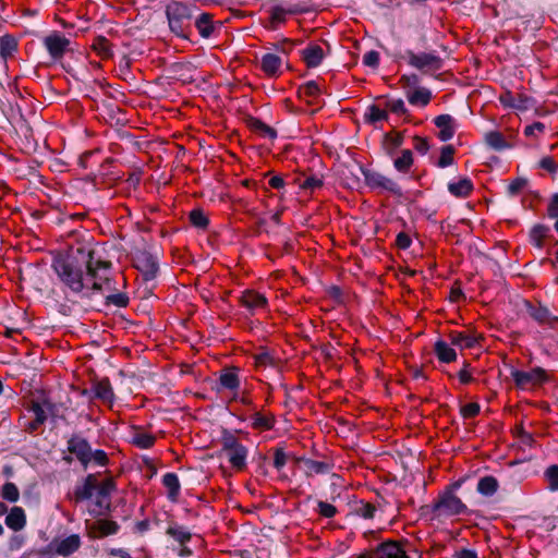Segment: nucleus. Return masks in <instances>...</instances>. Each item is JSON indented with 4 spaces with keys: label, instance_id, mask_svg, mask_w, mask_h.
<instances>
[{
    "label": "nucleus",
    "instance_id": "42",
    "mask_svg": "<svg viewBox=\"0 0 558 558\" xmlns=\"http://www.w3.org/2000/svg\"><path fill=\"white\" fill-rule=\"evenodd\" d=\"M500 101L505 106L511 107V108H517V109H521V110L527 108V106H526L527 99L522 97L521 95L518 97H514L508 93L507 95L500 97Z\"/></svg>",
    "mask_w": 558,
    "mask_h": 558
},
{
    "label": "nucleus",
    "instance_id": "60",
    "mask_svg": "<svg viewBox=\"0 0 558 558\" xmlns=\"http://www.w3.org/2000/svg\"><path fill=\"white\" fill-rule=\"evenodd\" d=\"M400 82L402 83V86L404 88H414L415 89L420 82V78L416 74L402 75L400 78Z\"/></svg>",
    "mask_w": 558,
    "mask_h": 558
},
{
    "label": "nucleus",
    "instance_id": "28",
    "mask_svg": "<svg viewBox=\"0 0 558 558\" xmlns=\"http://www.w3.org/2000/svg\"><path fill=\"white\" fill-rule=\"evenodd\" d=\"M162 484L168 488V497L175 501L180 493V482L175 473H166L162 477Z\"/></svg>",
    "mask_w": 558,
    "mask_h": 558
},
{
    "label": "nucleus",
    "instance_id": "18",
    "mask_svg": "<svg viewBox=\"0 0 558 558\" xmlns=\"http://www.w3.org/2000/svg\"><path fill=\"white\" fill-rule=\"evenodd\" d=\"M228 461L238 471H242L246 466L247 449L241 444L225 452Z\"/></svg>",
    "mask_w": 558,
    "mask_h": 558
},
{
    "label": "nucleus",
    "instance_id": "58",
    "mask_svg": "<svg viewBox=\"0 0 558 558\" xmlns=\"http://www.w3.org/2000/svg\"><path fill=\"white\" fill-rule=\"evenodd\" d=\"M480 409L478 403L471 402L461 408V414L463 417H474L480 413Z\"/></svg>",
    "mask_w": 558,
    "mask_h": 558
},
{
    "label": "nucleus",
    "instance_id": "59",
    "mask_svg": "<svg viewBox=\"0 0 558 558\" xmlns=\"http://www.w3.org/2000/svg\"><path fill=\"white\" fill-rule=\"evenodd\" d=\"M363 63L371 68H377L379 64V53L375 50L366 52L363 57Z\"/></svg>",
    "mask_w": 558,
    "mask_h": 558
},
{
    "label": "nucleus",
    "instance_id": "48",
    "mask_svg": "<svg viewBox=\"0 0 558 558\" xmlns=\"http://www.w3.org/2000/svg\"><path fill=\"white\" fill-rule=\"evenodd\" d=\"M295 12H296V10H292V9L287 10L280 5L274 7L271 9V22L272 23H283L286 21V15L288 13L293 14Z\"/></svg>",
    "mask_w": 558,
    "mask_h": 558
},
{
    "label": "nucleus",
    "instance_id": "52",
    "mask_svg": "<svg viewBox=\"0 0 558 558\" xmlns=\"http://www.w3.org/2000/svg\"><path fill=\"white\" fill-rule=\"evenodd\" d=\"M386 107L398 116H403L408 112L404 101L402 99L388 100Z\"/></svg>",
    "mask_w": 558,
    "mask_h": 558
},
{
    "label": "nucleus",
    "instance_id": "50",
    "mask_svg": "<svg viewBox=\"0 0 558 558\" xmlns=\"http://www.w3.org/2000/svg\"><path fill=\"white\" fill-rule=\"evenodd\" d=\"M545 476L548 481V487L550 490H558V465H550L546 472Z\"/></svg>",
    "mask_w": 558,
    "mask_h": 558
},
{
    "label": "nucleus",
    "instance_id": "64",
    "mask_svg": "<svg viewBox=\"0 0 558 558\" xmlns=\"http://www.w3.org/2000/svg\"><path fill=\"white\" fill-rule=\"evenodd\" d=\"M549 218H558V193L554 194L547 207Z\"/></svg>",
    "mask_w": 558,
    "mask_h": 558
},
{
    "label": "nucleus",
    "instance_id": "15",
    "mask_svg": "<svg viewBox=\"0 0 558 558\" xmlns=\"http://www.w3.org/2000/svg\"><path fill=\"white\" fill-rule=\"evenodd\" d=\"M239 300L242 306H244L251 314H253L255 310L262 308L267 304V299L263 294L252 290L242 292Z\"/></svg>",
    "mask_w": 558,
    "mask_h": 558
},
{
    "label": "nucleus",
    "instance_id": "45",
    "mask_svg": "<svg viewBox=\"0 0 558 558\" xmlns=\"http://www.w3.org/2000/svg\"><path fill=\"white\" fill-rule=\"evenodd\" d=\"M1 496L10 502H15L20 497L19 488L14 483L8 482L2 486Z\"/></svg>",
    "mask_w": 558,
    "mask_h": 558
},
{
    "label": "nucleus",
    "instance_id": "41",
    "mask_svg": "<svg viewBox=\"0 0 558 558\" xmlns=\"http://www.w3.org/2000/svg\"><path fill=\"white\" fill-rule=\"evenodd\" d=\"M388 113L386 110L380 109L379 107L372 105L368 107L367 112L365 113V120L368 123H375L378 121L387 120Z\"/></svg>",
    "mask_w": 558,
    "mask_h": 558
},
{
    "label": "nucleus",
    "instance_id": "54",
    "mask_svg": "<svg viewBox=\"0 0 558 558\" xmlns=\"http://www.w3.org/2000/svg\"><path fill=\"white\" fill-rule=\"evenodd\" d=\"M107 303L113 304L118 307H125L129 303V298L124 293L110 294L106 298Z\"/></svg>",
    "mask_w": 558,
    "mask_h": 558
},
{
    "label": "nucleus",
    "instance_id": "39",
    "mask_svg": "<svg viewBox=\"0 0 558 558\" xmlns=\"http://www.w3.org/2000/svg\"><path fill=\"white\" fill-rule=\"evenodd\" d=\"M16 49L17 43L12 36L5 35L0 38V54L2 58L11 57Z\"/></svg>",
    "mask_w": 558,
    "mask_h": 558
},
{
    "label": "nucleus",
    "instance_id": "53",
    "mask_svg": "<svg viewBox=\"0 0 558 558\" xmlns=\"http://www.w3.org/2000/svg\"><path fill=\"white\" fill-rule=\"evenodd\" d=\"M527 185V180L524 178H517L508 185V194L510 196L518 195Z\"/></svg>",
    "mask_w": 558,
    "mask_h": 558
},
{
    "label": "nucleus",
    "instance_id": "8",
    "mask_svg": "<svg viewBox=\"0 0 558 558\" xmlns=\"http://www.w3.org/2000/svg\"><path fill=\"white\" fill-rule=\"evenodd\" d=\"M365 183L368 187L374 190L388 191L395 195H401V187L392 179L385 177L384 174L375 171H364Z\"/></svg>",
    "mask_w": 558,
    "mask_h": 558
},
{
    "label": "nucleus",
    "instance_id": "34",
    "mask_svg": "<svg viewBox=\"0 0 558 558\" xmlns=\"http://www.w3.org/2000/svg\"><path fill=\"white\" fill-rule=\"evenodd\" d=\"M498 481L490 475L482 477L477 483V492L484 496H493L498 489Z\"/></svg>",
    "mask_w": 558,
    "mask_h": 558
},
{
    "label": "nucleus",
    "instance_id": "49",
    "mask_svg": "<svg viewBox=\"0 0 558 558\" xmlns=\"http://www.w3.org/2000/svg\"><path fill=\"white\" fill-rule=\"evenodd\" d=\"M46 408H50V404L47 403L45 405H41L38 402H33L31 410L35 415L34 420H37V423H45L47 420V411Z\"/></svg>",
    "mask_w": 558,
    "mask_h": 558
},
{
    "label": "nucleus",
    "instance_id": "63",
    "mask_svg": "<svg viewBox=\"0 0 558 558\" xmlns=\"http://www.w3.org/2000/svg\"><path fill=\"white\" fill-rule=\"evenodd\" d=\"M241 445L236 438L231 435V434H226L223 437H222V451L226 452L232 448H234L235 446H239Z\"/></svg>",
    "mask_w": 558,
    "mask_h": 558
},
{
    "label": "nucleus",
    "instance_id": "17",
    "mask_svg": "<svg viewBox=\"0 0 558 558\" xmlns=\"http://www.w3.org/2000/svg\"><path fill=\"white\" fill-rule=\"evenodd\" d=\"M435 125L440 129L439 138L444 142L449 141L454 135V119L450 114H440L434 120Z\"/></svg>",
    "mask_w": 558,
    "mask_h": 558
},
{
    "label": "nucleus",
    "instance_id": "20",
    "mask_svg": "<svg viewBox=\"0 0 558 558\" xmlns=\"http://www.w3.org/2000/svg\"><path fill=\"white\" fill-rule=\"evenodd\" d=\"M81 546V538L77 534H72L56 545V553L60 556H70L71 554L75 553Z\"/></svg>",
    "mask_w": 558,
    "mask_h": 558
},
{
    "label": "nucleus",
    "instance_id": "36",
    "mask_svg": "<svg viewBox=\"0 0 558 558\" xmlns=\"http://www.w3.org/2000/svg\"><path fill=\"white\" fill-rule=\"evenodd\" d=\"M166 533L173 537L178 543L184 545L191 539V533L183 526L171 524L167 529Z\"/></svg>",
    "mask_w": 558,
    "mask_h": 558
},
{
    "label": "nucleus",
    "instance_id": "62",
    "mask_svg": "<svg viewBox=\"0 0 558 558\" xmlns=\"http://www.w3.org/2000/svg\"><path fill=\"white\" fill-rule=\"evenodd\" d=\"M545 131V124L542 123V122H534L533 124L531 125H527L525 129H524V134L526 136H534L536 134H541Z\"/></svg>",
    "mask_w": 558,
    "mask_h": 558
},
{
    "label": "nucleus",
    "instance_id": "35",
    "mask_svg": "<svg viewBox=\"0 0 558 558\" xmlns=\"http://www.w3.org/2000/svg\"><path fill=\"white\" fill-rule=\"evenodd\" d=\"M211 19L213 16L209 13H202L196 20V28L198 29L201 36L204 38H208L214 32Z\"/></svg>",
    "mask_w": 558,
    "mask_h": 558
},
{
    "label": "nucleus",
    "instance_id": "37",
    "mask_svg": "<svg viewBox=\"0 0 558 558\" xmlns=\"http://www.w3.org/2000/svg\"><path fill=\"white\" fill-rule=\"evenodd\" d=\"M485 141L488 146L496 150H502L509 147V144L506 142L505 137L499 132H488L485 136Z\"/></svg>",
    "mask_w": 558,
    "mask_h": 558
},
{
    "label": "nucleus",
    "instance_id": "46",
    "mask_svg": "<svg viewBox=\"0 0 558 558\" xmlns=\"http://www.w3.org/2000/svg\"><path fill=\"white\" fill-rule=\"evenodd\" d=\"M253 427L259 429H271L274 426V420L270 416L263 415L260 413H255L253 415Z\"/></svg>",
    "mask_w": 558,
    "mask_h": 558
},
{
    "label": "nucleus",
    "instance_id": "4",
    "mask_svg": "<svg viewBox=\"0 0 558 558\" xmlns=\"http://www.w3.org/2000/svg\"><path fill=\"white\" fill-rule=\"evenodd\" d=\"M404 58L408 59V63L422 71L423 73H432L442 68V59L434 52H421L415 53L412 50H407Z\"/></svg>",
    "mask_w": 558,
    "mask_h": 558
},
{
    "label": "nucleus",
    "instance_id": "56",
    "mask_svg": "<svg viewBox=\"0 0 558 558\" xmlns=\"http://www.w3.org/2000/svg\"><path fill=\"white\" fill-rule=\"evenodd\" d=\"M255 364L258 367L274 365V357L268 351L259 352L255 355Z\"/></svg>",
    "mask_w": 558,
    "mask_h": 558
},
{
    "label": "nucleus",
    "instance_id": "55",
    "mask_svg": "<svg viewBox=\"0 0 558 558\" xmlns=\"http://www.w3.org/2000/svg\"><path fill=\"white\" fill-rule=\"evenodd\" d=\"M94 462L97 465L104 466L108 463L107 453L104 450L97 449L93 451L90 449L89 464Z\"/></svg>",
    "mask_w": 558,
    "mask_h": 558
},
{
    "label": "nucleus",
    "instance_id": "3",
    "mask_svg": "<svg viewBox=\"0 0 558 558\" xmlns=\"http://www.w3.org/2000/svg\"><path fill=\"white\" fill-rule=\"evenodd\" d=\"M166 15L171 32L186 38L184 31L187 26V21L191 19L189 7L182 2L173 1L167 5Z\"/></svg>",
    "mask_w": 558,
    "mask_h": 558
},
{
    "label": "nucleus",
    "instance_id": "25",
    "mask_svg": "<svg viewBox=\"0 0 558 558\" xmlns=\"http://www.w3.org/2000/svg\"><path fill=\"white\" fill-rule=\"evenodd\" d=\"M407 98L411 105L426 106L432 99V93L425 87H416L413 90H407Z\"/></svg>",
    "mask_w": 558,
    "mask_h": 558
},
{
    "label": "nucleus",
    "instance_id": "22",
    "mask_svg": "<svg viewBox=\"0 0 558 558\" xmlns=\"http://www.w3.org/2000/svg\"><path fill=\"white\" fill-rule=\"evenodd\" d=\"M302 58L310 68H316L324 59V50L318 45H311L302 51Z\"/></svg>",
    "mask_w": 558,
    "mask_h": 558
},
{
    "label": "nucleus",
    "instance_id": "51",
    "mask_svg": "<svg viewBox=\"0 0 558 558\" xmlns=\"http://www.w3.org/2000/svg\"><path fill=\"white\" fill-rule=\"evenodd\" d=\"M299 185L302 190L313 192L323 186V180L316 177H307Z\"/></svg>",
    "mask_w": 558,
    "mask_h": 558
},
{
    "label": "nucleus",
    "instance_id": "30",
    "mask_svg": "<svg viewBox=\"0 0 558 558\" xmlns=\"http://www.w3.org/2000/svg\"><path fill=\"white\" fill-rule=\"evenodd\" d=\"M238 368L228 369L221 373L219 377L220 385L229 390H236L240 386V379L236 373Z\"/></svg>",
    "mask_w": 558,
    "mask_h": 558
},
{
    "label": "nucleus",
    "instance_id": "12",
    "mask_svg": "<svg viewBox=\"0 0 558 558\" xmlns=\"http://www.w3.org/2000/svg\"><path fill=\"white\" fill-rule=\"evenodd\" d=\"M116 489L112 478H107L101 483H97L96 487V506L99 508L96 512L102 514L110 507V495Z\"/></svg>",
    "mask_w": 558,
    "mask_h": 558
},
{
    "label": "nucleus",
    "instance_id": "14",
    "mask_svg": "<svg viewBox=\"0 0 558 558\" xmlns=\"http://www.w3.org/2000/svg\"><path fill=\"white\" fill-rule=\"evenodd\" d=\"M90 393L93 398L101 400L104 403L111 404L114 398L113 389L108 378L94 381Z\"/></svg>",
    "mask_w": 558,
    "mask_h": 558
},
{
    "label": "nucleus",
    "instance_id": "32",
    "mask_svg": "<svg viewBox=\"0 0 558 558\" xmlns=\"http://www.w3.org/2000/svg\"><path fill=\"white\" fill-rule=\"evenodd\" d=\"M448 190L452 195L457 197H465L472 192L473 184L471 180L464 178L461 179L459 182L449 183Z\"/></svg>",
    "mask_w": 558,
    "mask_h": 558
},
{
    "label": "nucleus",
    "instance_id": "16",
    "mask_svg": "<svg viewBox=\"0 0 558 558\" xmlns=\"http://www.w3.org/2000/svg\"><path fill=\"white\" fill-rule=\"evenodd\" d=\"M119 525L114 521L97 520L88 526V532L92 537H104L116 534Z\"/></svg>",
    "mask_w": 558,
    "mask_h": 558
},
{
    "label": "nucleus",
    "instance_id": "57",
    "mask_svg": "<svg viewBox=\"0 0 558 558\" xmlns=\"http://www.w3.org/2000/svg\"><path fill=\"white\" fill-rule=\"evenodd\" d=\"M318 512L320 515L325 518H332L337 513V509L331 504L319 501L318 502Z\"/></svg>",
    "mask_w": 558,
    "mask_h": 558
},
{
    "label": "nucleus",
    "instance_id": "33",
    "mask_svg": "<svg viewBox=\"0 0 558 558\" xmlns=\"http://www.w3.org/2000/svg\"><path fill=\"white\" fill-rule=\"evenodd\" d=\"M550 229L545 225H535L530 231V240L534 246L542 248L544 246V239L548 235Z\"/></svg>",
    "mask_w": 558,
    "mask_h": 558
},
{
    "label": "nucleus",
    "instance_id": "26",
    "mask_svg": "<svg viewBox=\"0 0 558 558\" xmlns=\"http://www.w3.org/2000/svg\"><path fill=\"white\" fill-rule=\"evenodd\" d=\"M247 124L252 131L258 133L263 137H268L271 140H275L277 137L276 130L265 124L262 120L257 118H250Z\"/></svg>",
    "mask_w": 558,
    "mask_h": 558
},
{
    "label": "nucleus",
    "instance_id": "31",
    "mask_svg": "<svg viewBox=\"0 0 558 558\" xmlns=\"http://www.w3.org/2000/svg\"><path fill=\"white\" fill-rule=\"evenodd\" d=\"M449 339L453 345L460 348H473L477 342V339L474 336L459 331L450 332Z\"/></svg>",
    "mask_w": 558,
    "mask_h": 558
},
{
    "label": "nucleus",
    "instance_id": "43",
    "mask_svg": "<svg viewBox=\"0 0 558 558\" xmlns=\"http://www.w3.org/2000/svg\"><path fill=\"white\" fill-rule=\"evenodd\" d=\"M354 512L364 519H373L376 512V507L373 504L360 501L355 505Z\"/></svg>",
    "mask_w": 558,
    "mask_h": 558
},
{
    "label": "nucleus",
    "instance_id": "47",
    "mask_svg": "<svg viewBox=\"0 0 558 558\" xmlns=\"http://www.w3.org/2000/svg\"><path fill=\"white\" fill-rule=\"evenodd\" d=\"M453 154H454L453 146H451V145L444 146L441 149L440 158L438 160V166L440 168H446V167L452 165Z\"/></svg>",
    "mask_w": 558,
    "mask_h": 558
},
{
    "label": "nucleus",
    "instance_id": "5",
    "mask_svg": "<svg viewBox=\"0 0 558 558\" xmlns=\"http://www.w3.org/2000/svg\"><path fill=\"white\" fill-rule=\"evenodd\" d=\"M44 46L54 61L60 60L66 52L73 51L71 40L59 32L47 35L44 38Z\"/></svg>",
    "mask_w": 558,
    "mask_h": 558
},
{
    "label": "nucleus",
    "instance_id": "6",
    "mask_svg": "<svg viewBox=\"0 0 558 558\" xmlns=\"http://www.w3.org/2000/svg\"><path fill=\"white\" fill-rule=\"evenodd\" d=\"M356 558H409V556L399 543L387 541L374 549L362 553Z\"/></svg>",
    "mask_w": 558,
    "mask_h": 558
},
{
    "label": "nucleus",
    "instance_id": "29",
    "mask_svg": "<svg viewBox=\"0 0 558 558\" xmlns=\"http://www.w3.org/2000/svg\"><path fill=\"white\" fill-rule=\"evenodd\" d=\"M156 438L154 435L135 429L131 442L141 449H148L154 446Z\"/></svg>",
    "mask_w": 558,
    "mask_h": 558
},
{
    "label": "nucleus",
    "instance_id": "23",
    "mask_svg": "<svg viewBox=\"0 0 558 558\" xmlns=\"http://www.w3.org/2000/svg\"><path fill=\"white\" fill-rule=\"evenodd\" d=\"M281 64V58L274 53H266L262 57L260 60L262 70L270 76L278 75Z\"/></svg>",
    "mask_w": 558,
    "mask_h": 558
},
{
    "label": "nucleus",
    "instance_id": "38",
    "mask_svg": "<svg viewBox=\"0 0 558 558\" xmlns=\"http://www.w3.org/2000/svg\"><path fill=\"white\" fill-rule=\"evenodd\" d=\"M92 47L104 59L112 57L111 45L108 39L102 36L95 38Z\"/></svg>",
    "mask_w": 558,
    "mask_h": 558
},
{
    "label": "nucleus",
    "instance_id": "40",
    "mask_svg": "<svg viewBox=\"0 0 558 558\" xmlns=\"http://www.w3.org/2000/svg\"><path fill=\"white\" fill-rule=\"evenodd\" d=\"M413 163V156L410 149H404L401 156L395 159V168L400 172H408Z\"/></svg>",
    "mask_w": 558,
    "mask_h": 558
},
{
    "label": "nucleus",
    "instance_id": "1",
    "mask_svg": "<svg viewBox=\"0 0 558 558\" xmlns=\"http://www.w3.org/2000/svg\"><path fill=\"white\" fill-rule=\"evenodd\" d=\"M52 268L59 280L73 293L85 290L99 292L104 283L109 281L111 262L105 260L97 250L78 247L54 258Z\"/></svg>",
    "mask_w": 558,
    "mask_h": 558
},
{
    "label": "nucleus",
    "instance_id": "11",
    "mask_svg": "<svg viewBox=\"0 0 558 558\" xmlns=\"http://www.w3.org/2000/svg\"><path fill=\"white\" fill-rule=\"evenodd\" d=\"M134 266L143 274L145 280H151L158 271L156 258L146 251H138L134 256Z\"/></svg>",
    "mask_w": 558,
    "mask_h": 558
},
{
    "label": "nucleus",
    "instance_id": "24",
    "mask_svg": "<svg viewBox=\"0 0 558 558\" xmlns=\"http://www.w3.org/2000/svg\"><path fill=\"white\" fill-rule=\"evenodd\" d=\"M5 524L13 531L22 530L26 524L24 510L20 507H13L5 518Z\"/></svg>",
    "mask_w": 558,
    "mask_h": 558
},
{
    "label": "nucleus",
    "instance_id": "7",
    "mask_svg": "<svg viewBox=\"0 0 558 558\" xmlns=\"http://www.w3.org/2000/svg\"><path fill=\"white\" fill-rule=\"evenodd\" d=\"M511 377L519 389H525L529 386L541 385L548 380V376L542 367H534L530 372L511 369Z\"/></svg>",
    "mask_w": 558,
    "mask_h": 558
},
{
    "label": "nucleus",
    "instance_id": "19",
    "mask_svg": "<svg viewBox=\"0 0 558 558\" xmlns=\"http://www.w3.org/2000/svg\"><path fill=\"white\" fill-rule=\"evenodd\" d=\"M97 478L94 474L87 475L84 483L74 490L75 501L86 500L93 497L97 487Z\"/></svg>",
    "mask_w": 558,
    "mask_h": 558
},
{
    "label": "nucleus",
    "instance_id": "27",
    "mask_svg": "<svg viewBox=\"0 0 558 558\" xmlns=\"http://www.w3.org/2000/svg\"><path fill=\"white\" fill-rule=\"evenodd\" d=\"M435 353L438 360L444 363H450L457 359L456 351L447 342L442 340H438L435 343Z\"/></svg>",
    "mask_w": 558,
    "mask_h": 558
},
{
    "label": "nucleus",
    "instance_id": "61",
    "mask_svg": "<svg viewBox=\"0 0 558 558\" xmlns=\"http://www.w3.org/2000/svg\"><path fill=\"white\" fill-rule=\"evenodd\" d=\"M287 463V454L281 448H277L274 457V465L276 469H282Z\"/></svg>",
    "mask_w": 558,
    "mask_h": 558
},
{
    "label": "nucleus",
    "instance_id": "9",
    "mask_svg": "<svg viewBox=\"0 0 558 558\" xmlns=\"http://www.w3.org/2000/svg\"><path fill=\"white\" fill-rule=\"evenodd\" d=\"M523 305L529 316L537 324L546 325L550 328H555L558 324V316L553 315L550 311L541 303L524 301Z\"/></svg>",
    "mask_w": 558,
    "mask_h": 558
},
{
    "label": "nucleus",
    "instance_id": "10",
    "mask_svg": "<svg viewBox=\"0 0 558 558\" xmlns=\"http://www.w3.org/2000/svg\"><path fill=\"white\" fill-rule=\"evenodd\" d=\"M66 445L69 453L74 456L84 469H87L92 449L89 442L80 435H73Z\"/></svg>",
    "mask_w": 558,
    "mask_h": 558
},
{
    "label": "nucleus",
    "instance_id": "44",
    "mask_svg": "<svg viewBox=\"0 0 558 558\" xmlns=\"http://www.w3.org/2000/svg\"><path fill=\"white\" fill-rule=\"evenodd\" d=\"M191 223L199 229H205L208 226V218L202 209H193L190 213Z\"/></svg>",
    "mask_w": 558,
    "mask_h": 558
},
{
    "label": "nucleus",
    "instance_id": "13",
    "mask_svg": "<svg viewBox=\"0 0 558 558\" xmlns=\"http://www.w3.org/2000/svg\"><path fill=\"white\" fill-rule=\"evenodd\" d=\"M300 461L303 465L306 476L327 474L333 469V463L328 460L316 461L313 459L302 458Z\"/></svg>",
    "mask_w": 558,
    "mask_h": 558
},
{
    "label": "nucleus",
    "instance_id": "2",
    "mask_svg": "<svg viewBox=\"0 0 558 558\" xmlns=\"http://www.w3.org/2000/svg\"><path fill=\"white\" fill-rule=\"evenodd\" d=\"M466 510V506L456 494H453L452 489H446L439 494L438 499L433 506V512L437 518L460 515L465 513Z\"/></svg>",
    "mask_w": 558,
    "mask_h": 558
},
{
    "label": "nucleus",
    "instance_id": "21",
    "mask_svg": "<svg viewBox=\"0 0 558 558\" xmlns=\"http://www.w3.org/2000/svg\"><path fill=\"white\" fill-rule=\"evenodd\" d=\"M299 97L304 99L308 105L318 104L320 88L315 81H308L301 85L298 90Z\"/></svg>",
    "mask_w": 558,
    "mask_h": 558
}]
</instances>
